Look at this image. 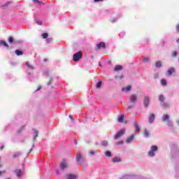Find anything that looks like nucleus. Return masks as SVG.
Wrapping results in <instances>:
<instances>
[{
    "mask_svg": "<svg viewBox=\"0 0 179 179\" xmlns=\"http://www.w3.org/2000/svg\"><path fill=\"white\" fill-rule=\"evenodd\" d=\"M143 62L146 63V62H149V57H144L143 59Z\"/></svg>",
    "mask_w": 179,
    "mask_h": 179,
    "instance_id": "72a5a7b5",
    "label": "nucleus"
},
{
    "mask_svg": "<svg viewBox=\"0 0 179 179\" xmlns=\"http://www.w3.org/2000/svg\"><path fill=\"white\" fill-rule=\"evenodd\" d=\"M76 160L78 163H80V162H82V154L80 153V151H78L77 152V155H76Z\"/></svg>",
    "mask_w": 179,
    "mask_h": 179,
    "instance_id": "6e6552de",
    "label": "nucleus"
},
{
    "mask_svg": "<svg viewBox=\"0 0 179 179\" xmlns=\"http://www.w3.org/2000/svg\"><path fill=\"white\" fill-rule=\"evenodd\" d=\"M118 122H122L124 121V115H120L117 119Z\"/></svg>",
    "mask_w": 179,
    "mask_h": 179,
    "instance_id": "aec40b11",
    "label": "nucleus"
},
{
    "mask_svg": "<svg viewBox=\"0 0 179 179\" xmlns=\"http://www.w3.org/2000/svg\"><path fill=\"white\" fill-rule=\"evenodd\" d=\"M101 85H102L101 81H99V82H98V83H96V87L97 89H100V87H101Z\"/></svg>",
    "mask_w": 179,
    "mask_h": 179,
    "instance_id": "b1692460",
    "label": "nucleus"
},
{
    "mask_svg": "<svg viewBox=\"0 0 179 179\" xmlns=\"http://www.w3.org/2000/svg\"><path fill=\"white\" fill-rule=\"evenodd\" d=\"M48 85H50V83H48Z\"/></svg>",
    "mask_w": 179,
    "mask_h": 179,
    "instance_id": "bf43d9fd",
    "label": "nucleus"
},
{
    "mask_svg": "<svg viewBox=\"0 0 179 179\" xmlns=\"http://www.w3.org/2000/svg\"><path fill=\"white\" fill-rule=\"evenodd\" d=\"M159 101H164V96L163 95L159 96Z\"/></svg>",
    "mask_w": 179,
    "mask_h": 179,
    "instance_id": "f704fd0d",
    "label": "nucleus"
},
{
    "mask_svg": "<svg viewBox=\"0 0 179 179\" xmlns=\"http://www.w3.org/2000/svg\"><path fill=\"white\" fill-rule=\"evenodd\" d=\"M99 66H101V64L99 63Z\"/></svg>",
    "mask_w": 179,
    "mask_h": 179,
    "instance_id": "864d4df0",
    "label": "nucleus"
},
{
    "mask_svg": "<svg viewBox=\"0 0 179 179\" xmlns=\"http://www.w3.org/2000/svg\"><path fill=\"white\" fill-rule=\"evenodd\" d=\"M136 100H138V96L136 94H131L129 97V101L130 103H132V104H135L136 103Z\"/></svg>",
    "mask_w": 179,
    "mask_h": 179,
    "instance_id": "20e7f679",
    "label": "nucleus"
},
{
    "mask_svg": "<svg viewBox=\"0 0 179 179\" xmlns=\"http://www.w3.org/2000/svg\"><path fill=\"white\" fill-rule=\"evenodd\" d=\"M177 30H179V24L176 27Z\"/></svg>",
    "mask_w": 179,
    "mask_h": 179,
    "instance_id": "49530a36",
    "label": "nucleus"
},
{
    "mask_svg": "<svg viewBox=\"0 0 179 179\" xmlns=\"http://www.w3.org/2000/svg\"><path fill=\"white\" fill-rule=\"evenodd\" d=\"M1 173H2V172L0 171V176H1Z\"/></svg>",
    "mask_w": 179,
    "mask_h": 179,
    "instance_id": "4d7b16f0",
    "label": "nucleus"
},
{
    "mask_svg": "<svg viewBox=\"0 0 179 179\" xmlns=\"http://www.w3.org/2000/svg\"><path fill=\"white\" fill-rule=\"evenodd\" d=\"M131 89L132 87L131 85H127L122 89V92H124V93H128V92H131Z\"/></svg>",
    "mask_w": 179,
    "mask_h": 179,
    "instance_id": "39448f33",
    "label": "nucleus"
},
{
    "mask_svg": "<svg viewBox=\"0 0 179 179\" xmlns=\"http://www.w3.org/2000/svg\"><path fill=\"white\" fill-rule=\"evenodd\" d=\"M3 149V145H2L1 147V150H2Z\"/></svg>",
    "mask_w": 179,
    "mask_h": 179,
    "instance_id": "de8ad7c7",
    "label": "nucleus"
},
{
    "mask_svg": "<svg viewBox=\"0 0 179 179\" xmlns=\"http://www.w3.org/2000/svg\"><path fill=\"white\" fill-rule=\"evenodd\" d=\"M17 177H21L22 176V171L20 169H17L15 171Z\"/></svg>",
    "mask_w": 179,
    "mask_h": 179,
    "instance_id": "dca6fc26",
    "label": "nucleus"
},
{
    "mask_svg": "<svg viewBox=\"0 0 179 179\" xmlns=\"http://www.w3.org/2000/svg\"><path fill=\"white\" fill-rule=\"evenodd\" d=\"M105 156H106L107 157H111V152L110 151H106L105 152Z\"/></svg>",
    "mask_w": 179,
    "mask_h": 179,
    "instance_id": "393cba45",
    "label": "nucleus"
},
{
    "mask_svg": "<svg viewBox=\"0 0 179 179\" xmlns=\"http://www.w3.org/2000/svg\"><path fill=\"white\" fill-rule=\"evenodd\" d=\"M25 65L27 66V68H29V69H34L33 66L30 65V63H29V62H27L25 63Z\"/></svg>",
    "mask_w": 179,
    "mask_h": 179,
    "instance_id": "412c9836",
    "label": "nucleus"
},
{
    "mask_svg": "<svg viewBox=\"0 0 179 179\" xmlns=\"http://www.w3.org/2000/svg\"><path fill=\"white\" fill-rule=\"evenodd\" d=\"M82 58V52H78L76 54L73 55V59L76 62H78L79 59Z\"/></svg>",
    "mask_w": 179,
    "mask_h": 179,
    "instance_id": "f03ea898",
    "label": "nucleus"
},
{
    "mask_svg": "<svg viewBox=\"0 0 179 179\" xmlns=\"http://www.w3.org/2000/svg\"><path fill=\"white\" fill-rule=\"evenodd\" d=\"M44 62H47V59H44Z\"/></svg>",
    "mask_w": 179,
    "mask_h": 179,
    "instance_id": "09e8293b",
    "label": "nucleus"
},
{
    "mask_svg": "<svg viewBox=\"0 0 179 179\" xmlns=\"http://www.w3.org/2000/svg\"><path fill=\"white\" fill-rule=\"evenodd\" d=\"M36 23L39 26H41V24H43V22L38 20H36Z\"/></svg>",
    "mask_w": 179,
    "mask_h": 179,
    "instance_id": "7c9ffc66",
    "label": "nucleus"
},
{
    "mask_svg": "<svg viewBox=\"0 0 179 179\" xmlns=\"http://www.w3.org/2000/svg\"><path fill=\"white\" fill-rule=\"evenodd\" d=\"M157 68H160V66H162V62L160 61L156 62L155 64Z\"/></svg>",
    "mask_w": 179,
    "mask_h": 179,
    "instance_id": "a878e982",
    "label": "nucleus"
},
{
    "mask_svg": "<svg viewBox=\"0 0 179 179\" xmlns=\"http://www.w3.org/2000/svg\"><path fill=\"white\" fill-rule=\"evenodd\" d=\"M124 134H125V129H122L116 134L114 138L119 139V138H121Z\"/></svg>",
    "mask_w": 179,
    "mask_h": 179,
    "instance_id": "7ed1b4c3",
    "label": "nucleus"
},
{
    "mask_svg": "<svg viewBox=\"0 0 179 179\" xmlns=\"http://www.w3.org/2000/svg\"><path fill=\"white\" fill-rule=\"evenodd\" d=\"M101 48H106V43L101 42L99 44H96V50H101Z\"/></svg>",
    "mask_w": 179,
    "mask_h": 179,
    "instance_id": "0eeeda50",
    "label": "nucleus"
},
{
    "mask_svg": "<svg viewBox=\"0 0 179 179\" xmlns=\"http://www.w3.org/2000/svg\"><path fill=\"white\" fill-rule=\"evenodd\" d=\"M144 136H146L148 138V136H149V131H148V130H145L144 132Z\"/></svg>",
    "mask_w": 179,
    "mask_h": 179,
    "instance_id": "c9c22d12",
    "label": "nucleus"
},
{
    "mask_svg": "<svg viewBox=\"0 0 179 179\" xmlns=\"http://www.w3.org/2000/svg\"><path fill=\"white\" fill-rule=\"evenodd\" d=\"M67 179H76V175L72 173L67 174Z\"/></svg>",
    "mask_w": 179,
    "mask_h": 179,
    "instance_id": "9b49d317",
    "label": "nucleus"
},
{
    "mask_svg": "<svg viewBox=\"0 0 179 179\" xmlns=\"http://www.w3.org/2000/svg\"><path fill=\"white\" fill-rule=\"evenodd\" d=\"M57 174H59V172L58 171H57Z\"/></svg>",
    "mask_w": 179,
    "mask_h": 179,
    "instance_id": "8fccbe9b",
    "label": "nucleus"
},
{
    "mask_svg": "<svg viewBox=\"0 0 179 179\" xmlns=\"http://www.w3.org/2000/svg\"><path fill=\"white\" fill-rule=\"evenodd\" d=\"M6 179H10V178H6Z\"/></svg>",
    "mask_w": 179,
    "mask_h": 179,
    "instance_id": "6e6d98bb",
    "label": "nucleus"
},
{
    "mask_svg": "<svg viewBox=\"0 0 179 179\" xmlns=\"http://www.w3.org/2000/svg\"><path fill=\"white\" fill-rule=\"evenodd\" d=\"M15 54H16V55H23V51H20V50H15Z\"/></svg>",
    "mask_w": 179,
    "mask_h": 179,
    "instance_id": "4be33fe9",
    "label": "nucleus"
},
{
    "mask_svg": "<svg viewBox=\"0 0 179 179\" xmlns=\"http://www.w3.org/2000/svg\"><path fill=\"white\" fill-rule=\"evenodd\" d=\"M177 123L178 124V125H179V121H177Z\"/></svg>",
    "mask_w": 179,
    "mask_h": 179,
    "instance_id": "603ef678",
    "label": "nucleus"
},
{
    "mask_svg": "<svg viewBox=\"0 0 179 179\" xmlns=\"http://www.w3.org/2000/svg\"><path fill=\"white\" fill-rule=\"evenodd\" d=\"M144 106H145V107H148V106H149V97H148V96L145 97Z\"/></svg>",
    "mask_w": 179,
    "mask_h": 179,
    "instance_id": "ddd939ff",
    "label": "nucleus"
},
{
    "mask_svg": "<svg viewBox=\"0 0 179 179\" xmlns=\"http://www.w3.org/2000/svg\"><path fill=\"white\" fill-rule=\"evenodd\" d=\"M112 162L113 163H118V162H121V158H120L118 157H115L113 159H112Z\"/></svg>",
    "mask_w": 179,
    "mask_h": 179,
    "instance_id": "f8f14e48",
    "label": "nucleus"
},
{
    "mask_svg": "<svg viewBox=\"0 0 179 179\" xmlns=\"http://www.w3.org/2000/svg\"><path fill=\"white\" fill-rule=\"evenodd\" d=\"M95 153H96V152H94V151H90V155H95Z\"/></svg>",
    "mask_w": 179,
    "mask_h": 179,
    "instance_id": "ea45409f",
    "label": "nucleus"
},
{
    "mask_svg": "<svg viewBox=\"0 0 179 179\" xmlns=\"http://www.w3.org/2000/svg\"><path fill=\"white\" fill-rule=\"evenodd\" d=\"M169 118H170V116H169V115H164L162 117V121H169Z\"/></svg>",
    "mask_w": 179,
    "mask_h": 179,
    "instance_id": "6ab92c4d",
    "label": "nucleus"
},
{
    "mask_svg": "<svg viewBox=\"0 0 179 179\" xmlns=\"http://www.w3.org/2000/svg\"><path fill=\"white\" fill-rule=\"evenodd\" d=\"M122 69V66L117 65L115 66L114 71H115V72H117L118 71H121Z\"/></svg>",
    "mask_w": 179,
    "mask_h": 179,
    "instance_id": "f3484780",
    "label": "nucleus"
},
{
    "mask_svg": "<svg viewBox=\"0 0 179 179\" xmlns=\"http://www.w3.org/2000/svg\"><path fill=\"white\" fill-rule=\"evenodd\" d=\"M157 146L152 145L151 147V150L148 152V156H150V157H153L155 156V152H157Z\"/></svg>",
    "mask_w": 179,
    "mask_h": 179,
    "instance_id": "f257e3e1",
    "label": "nucleus"
},
{
    "mask_svg": "<svg viewBox=\"0 0 179 179\" xmlns=\"http://www.w3.org/2000/svg\"><path fill=\"white\" fill-rule=\"evenodd\" d=\"M69 118H70V120H73V118H72V115H69Z\"/></svg>",
    "mask_w": 179,
    "mask_h": 179,
    "instance_id": "37998d69",
    "label": "nucleus"
},
{
    "mask_svg": "<svg viewBox=\"0 0 179 179\" xmlns=\"http://www.w3.org/2000/svg\"><path fill=\"white\" fill-rule=\"evenodd\" d=\"M0 45H3L4 47L9 48V45L4 41H0Z\"/></svg>",
    "mask_w": 179,
    "mask_h": 179,
    "instance_id": "a211bd4d",
    "label": "nucleus"
},
{
    "mask_svg": "<svg viewBox=\"0 0 179 179\" xmlns=\"http://www.w3.org/2000/svg\"><path fill=\"white\" fill-rule=\"evenodd\" d=\"M134 134H132L130 137L127 138V139L126 140L127 143H131V142L134 141Z\"/></svg>",
    "mask_w": 179,
    "mask_h": 179,
    "instance_id": "4468645a",
    "label": "nucleus"
},
{
    "mask_svg": "<svg viewBox=\"0 0 179 179\" xmlns=\"http://www.w3.org/2000/svg\"><path fill=\"white\" fill-rule=\"evenodd\" d=\"M167 125H169V127H173V122L171 120H168Z\"/></svg>",
    "mask_w": 179,
    "mask_h": 179,
    "instance_id": "2f4dec72",
    "label": "nucleus"
},
{
    "mask_svg": "<svg viewBox=\"0 0 179 179\" xmlns=\"http://www.w3.org/2000/svg\"><path fill=\"white\" fill-rule=\"evenodd\" d=\"M161 85H162V86H166V85H167V81L164 79H162L161 80Z\"/></svg>",
    "mask_w": 179,
    "mask_h": 179,
    "instance_id": "5701e85b",
    "label": "nucleus"
},
{
    "mask_svg": "<svg viewBox=\"0 0 179 179\" xmlns=\"http://www.w3.org/2000/svg\"><path fill=\"white\" fill-rule=\"evenodd\" d=\"M8 43H10V44H12V43H13V37L10 36L8 38Z\"/></svg>",
    "mask_w": 179,
    "mask_h": 179,
    "instance_id": "c85d7f7f",
    "label": "nucleus"
},
{
    "mask_svg": "<svg viewBox=\"0 0 179 179\" xmlns=\"http://www.w3.org/2000/svg\"><path fill=\"white\" fill-rule=\"evenodd\" d=\"M51 41H52V38H48L46 39V43H48V44L51 43Z\"/></svg>",
    "mask_w": 179,
    "mask_h": 179,
    "instance_id": "e433bc0d",
    "label": "nucleus"
},
{
    "mask_svg": "<svg viewBox=\"0 0 179 179\" xmlns=\"http://www.w3.org/2000/svg\"><path fill=\"white\" fill-rule=\"evenodd\" d=\"M100 1H103V0H94V2H100Z\"/></svg>",
    "mask_w": 179,
    "mask_h": 179,
    "instance_id": "c03bdc74",
    "label": "nucleus"
},
{
    "mask_svg": "<svg viewBox=\"0 0 179 179\" xmlns=\"http://www.w3.org/2000/svg\"><path fill=\"white\" fill-rule=\"evenodd\" d=\"M174 72H176V70L174 69V68H171L167 71L166 75L168 76L173 75Z\"/></svg>",
    "mask_w": 179,
    "mask_h": 179,
    "instance_id": "9d476101",
    "label": "nucleus"
},
{
    "mask_svg": "<svg viewBox=\"0 0 179 179\" xmlns=\"http://www.w3.org/2000/svg\"><path fill=\"white\" fill-rule=\"evenodd\" d=\"M37 136H38V131H35V135L34 137V141L36 142V138H37Z\"/></svg>",
    "mask_w": 179,
    "mask_h": 179,
    "instance_id": "bb28decb",
    "label": "nucleus"
},
{
    "mask_svg": "<svg viewBox=\"0 0 179 179\" xmlns=\"http://www.w3.org/2000/svg\"><path fill=\"white\" fill-rule=\"evenodd\" d=\"M177 43H179V38L177 40Z\"/></svg>",
    "mask_w": 179,
    "mask_h": 179,
    "instance_id": "3c124183",
    "label": "nucleus"
},
{
    "mask_svg": "<svg viewBox=\"0 0 179 179\" xmlns=\"http://www.w3.org/2000/svg\"><path fill=\"white\" fill-rule=\"evenodd\" d=\"M155 114H151L148 118V122L150 124L153 123V121H155Z\"/></svg>",
    "mask_w": 179,
    "mask_h": 179,
    "instance_id": "1a4fd4ad",
    "label": "nucleus"
},
{
    "mask_svg": "<svg viewBox=\"0 0 179 179\" xmlns=\"http://www.w3.org/2000/svg\"><path fill=\"white\" fill-rule=\"evenodd\" d=\"M68 168V164L66 161H63L60 164V169L61 170H65V169Z\"/></svg>",
    "mask_w": 179,
    "mask_h": 179,
    "instance_id": "423d86ee",
    "label": "nucleus"
},
{
    "mask_svg": "<svg viewBox=\"0 0 179 179\" xmlns=\"http://www.w3.org/2000/svg\"><path fill=\"white\" fill-rule=\"evenodd\" d=\"M41 90V86H39L38 88L36 90V92H38V90Z\"/></svg>",
    "mask_w": 179,
    "mask_h": 179,
    "instance_id": "79ce46f5",
    "label": "nucleus"
},
{
    "mask_svg": "<svg viewBox=\"0 0 179 179\" xmlns=\"http://www.w3.org/2000/svg\"><path fill=\"white\" fill-rule=\"evenodd\" d=\"M102 145L105 147L108 146V142L107 141H102Z\"/></svg>",
    "mask_w": 179,
    "mask_h": 179,
    "instance_id": "cd10ccee",
    "label": "nucleus"
},
{
    "mask_svg": "<svg viewBox=\"0 0 179 179\" xmlns=\"http://www.w3.org/2000/svg\"><path fill=\"white\" fill-rule=\"evenodd\" d=\"M34 2H38V3H39V5H41L43 3V2H41L38 0H34Z\"/></svg>",
    "mask_w": 179,
    "mask_h": 179,
    "instance_id": "58836bf2",
    "label": "nucleus"
},
{
    "mask_svg": "<svg viewBox=\"0 0 179 179\" xmlns=\"http://www.w3.org/2000/svg\"><path fill=\"white\" fill-rule=\"evenodd\" d=\"M42 37H43V38H47V37H48V34H47V33L43 34Z\"/></svg>",
    "mask_w": 179,
    "mask_h": 179,
    "instance_id": "473e14b6",
    "label": "nucleus"
},
{
    "mask_svg": "<svg viewBox=\"0 0 179 179\" xmlns=\"http://www.w3.org/2000/svg\"><path fill=\"white\" fill-rule=\"evenodd\" d=\"M32 150H33V149H31V150H30V152H31Z\"/></svg>",
    "mask_w": 179,
    "mask_h": 179,
    "instance_id": "5fc2aeb1",
    "label": "nucleus"
},
{
    "mask_svg": "<svg viewBox=\"0 0 179 179\" xmlns=\"http://www.w3.org/2000/svg\"><path fill=\"white\" fill-rule=\"evenodd\" d=\"M74 143H75V145H78V141H74Z\"/></svg>",
    "mask_w": 179,
    "mask_h": 179,
    "instance_id": "a18cd8bd",
    "label": "nucleus"
},
{
    "mask_svg": "<svg viewBox=\"0 0 179 179\" xmlns=\"http://www.w3.org/2000/svg\"><path fill=\"white\" fill-rule=\"evenodd\" d=\"M123 142L122 141H120L119 143H117L116 145H122Z\"/></svg>",
    "mask_w": 179,
    "mask_h": 179,
    "instance_id": "a19ab883",
    "label": "nucleus"
},
{
    "mask_svg": "<svg viewBox=\"0 0 179 179\" xmlns=\"http://www.w3.org/2000/svg\"><path fill=\"white\" fill-rule=\"evenodd\" d=\"M134 128L136 132H139V131H141V128L136 122H134Z\"/></svg>",
    "mask_w": 179,
    "mask_h": 179,
    "instance_id": "2eb2a0df",
    "label": "nucleus"
},
{
    "mask_svg": "<svg viewBox=\"0 0 179 179\" xmlns=\"http://www.w3.org/2000/svg\"><path fill=\"white\" fill-rule=\"evenodd\" d=\"M177 55H178L177 52H172V57H177Z\"/></svg>",
    "mask_w": 179,
    "mask_h": 179,
    "instance_id": "4c0bfd02",
    "label": "nucleus"
},
{
    "mask_svg": "<svg viewBox=\"0 0 179 179\" xmlns=\"http://www.w3.org/2000/svg\"><path fill=\"white\" fill-rule=\"evenodd\" d=\"M20 155V152H15L13 154V157H19V155Z\"/></svg>",
    "mask_w": 179,
    "mask_h": 179,
    "instance_id": "c756f323",
    "label": "nucleus"
},
{
    "mask_svg": "<svg viewBox=\"0 0 179 179\" xmlns=\"http://www.w3.org/2000/svg\"><path fill=\"white\" fill-rule=\"evenodd\" d=\"M129 108H131V106H129Z\"/></svg>",
    "mask_w": 179,
    "mask_h": 179,
    "instance_id": "13d9d810",
    "label": "nucleus"
}]
</instances>
